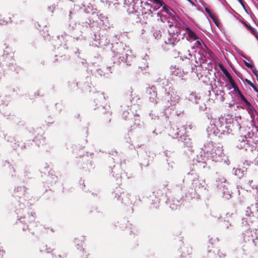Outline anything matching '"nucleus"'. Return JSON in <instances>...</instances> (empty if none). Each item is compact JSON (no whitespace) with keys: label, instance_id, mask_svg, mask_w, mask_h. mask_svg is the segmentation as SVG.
Returning <instances> with one entry per match:
<instances>
[{"label":"nucleus","instance_id":"f257e3e1","mask_svg":"<svg viewBox=\"0 0 258 258\" xmlns=\"http://www.w3.org/2000/svg\"><path fill=\"white\" fill-rule=\"evenodd\" d=\"M168 32V36L167 39H165L164 42L167 44L174 45L179 40V39L178 38V35L180 33L179 29L177 28L175 31L169 30Z\"/></svg>","mask_w":258,"mask_h":258},{"label":"nucleus","instance_id":"f03ea898","mask_svg":"<svg viewBox=\"0 0 258 258\" xmlns=\"http://www.w3.org/2000/svg\"><path fill=\"white\" fill-rule=\"evenodd\" d=\"M20 220L22 222L24 223V224H26L27 225V228L28 229H29L28 228L29 224H36V223L35 222L34 215L32 213H27L23 217H21Z\"/></svg>","mask_w":258,"mask_h":258},{"label":"nucleus","instance_id":"7ed1b4c3","mask_svg":"<svg viewBox=\"0 0 258 258\" xmlns=\"http://www.w3.org/2000/svg\"><path fill=\"white\" fill-rule=\"evenodd\" d=\"M146 93L147 97L151 102L157 103V93L154 87L147 88Z\"/></svg>","mask_w":258,"mask_h":258},{"label":"nucleus","instance_id":"20e7f679","mask_svg":"<svg viewBox=\"0 0 258 258\" xmlns=\"http://www.w3.org/2000/svg\"><path fill=\"white\" fill-rule=\"evenodd\" d=\"M203 53L204 56L210 60L214 61L216 59V56L215 54L205 44L204 48H203Z\"/></svg>","mask_w":258,"mask_h":258},{"label":"nucleus","instance_id":"39448f33","mask_svg":"<svg viewBox=\"0 0 258 258\" xmlns=\"http://www.w3.org/2000/svg\"><path fill=\"white\" fill-rule=\"evenodd\" d=\"M155 4H158L159 5V7L162 6V12H166L168 15L170 13V11H171L172 10L170 9L166 5H165L164 2L162 0H151Z\"/></svg>","mask_w":258,"mask_h":258},{"label":"nucleus","instance_id":"423d86ee","mask_svg":"<svg viewBox=\"0 0 258 258\" xmlns=\"http://www.w3.org/2000/svg\"><path fill=\"white\" fill-rule=\"evenodd\" d=\"M168 14V15L169 18H170L172 20V22H171L169 25V27L171 28V27L173 26L174 24L176 25L177 23L178 22L180 19L179 17L175 14L174 11L172 10Z\"/></svg>","mask_w":258,"mask_h":258},{"label":"nucleus","instance_id":"0eeeda50","mask_svg":"<svg viewBox=\"0 0 258 258\" xmlns=\"http://www.w3.org/2000/svg\"><path fill=\"white\" fill-rule=\"evenodd\" d=\"M246 107L245 109L247 111L248 113L250 114L251 118H253L255 117L256 113V110L253 106L249 102H247L245 103Z\"/></svg>","mask_w":258,"mask_h":258},{"label":"nucleus","instance_id":"6e6552de","mask_svg":"<svg viewBox=\"0 0 258 258\" xmlns=\"http://www.w3.org/2000/svg\"><path fill=\"white\" fill-rule=\"evenodd\" d=\"M241 22L258 40V33L255 31V30L250 25H248L245 21L241 20Z\"/></svg>","mask_w":258,"mask_h":258},{"label":"nucleus","instance_id":"1a4fd4ad","mask_svg":"<svg viewBox=\"0 0 258 258\" xmlns=\"http://www.w3.org/2000/svg\"><path fill=\"white\" fill-rule=\"evenodd\" d=\"M114 52L116 53V55H119L118 56L119 61L123 62L126 58V54L125 53V51L124 49H123L122 52H119L117 51H115L114 50Z\"/></svg>","mask_w":258,"mask_h":258},{"label":"nucleus","instance_id":"9d476101","mask_svg":"<svg viewBox=\"0 0 258 258\" xmlns=\"http://www.w3.org/2000/svg\"><path fill=\"white\" fill-rule=\"evenodd\" d=\"M185 30L186 32L190 39H192L194 40H197L198 39V37L195 34V33L193 31H192L189 27H186Z\"/></svg>","mask_w":258,"mask_h":258},{"label":"nucleus","instance_id":"9b49d317","mask_svg":"<svg viewBox=\"0 0 258 258\" xmlns=\"http://www.w3.org/2000/svg\"><path fill=\"white\" fill-rule=\"evenodd\" d=\"M205 10L206 12L209 15V16L212 19H213L214 18L215 14L213 11L209 7H206L205 8Z\"/></svg>","mask_w":258,"mask_h":258},{"label":"nucleus","instance_id":"f8f14e48","mask_svg":"<svg viewBox=\"0 0 258 258\" xmlns=\"http://www.w3.org/2000/svg\"><path fill=\"white\" fill-rule=\"evenodd\" d=\"M222 71L223 72V73L224 74V75H225V76L228 79L229 82H232V81L233 80L232 78L230 76V74L229 73V72L225 68H223L222 69Z\"/></svg>","mask_w":258,"mask_h":258},{"label":"nucleus","instance_id":"ddd939ff","mask_svg":"<svg viewBox=\"0 0 258 258\" xmlns=\"http://www.w3.org/2000/svg\"><path fill=\"white\" fill-rule=\"evenodd\" d=\"M245 81L247 83L248 85L250 86L255 92L258 93V89L250 80L245 79Z\"/></svg>","mask_w":258,"mask_h":258},{"label":"nucleus","instance_id":"4468645a","mask_svg":"<svg viewBox=\"0 0 258 258\" xmlns=\"http://www.w3.org/2000/svg\"><path fill=\"white\" fill-rule=\"evenodd\" d=\"M230 83L231 84L232 87H233V88L236 93H238V91H240L237 85L234 82V80L232 81V82H230Z\"/></svg>","mask_w":258,"mask_h":258},{"label":"nucleus","instance_id":"2eb2a0df","mask_svg":"<svg viewBox=\"0 0 258 258\" xmlns=\"http://www.w3.org/2000/svg\"><path fill=\"white\" fill-rule=\"evenodd\" d=\"M230 83L231 84L232 87H233V88L236 93H238V91H240L237 85L234 82V80L232 81V82H230Z\"/></svg>","mask_w":258,"mask_h":258},{"label":"nucleus","instance_id":"dca6fc26","mask_svg":"<svg viewBox=\"0 0 258 258\" xmlns=\"http://www.w3.org/2000/svg\"><path fill=\"white\" fill-rule=\"evenodd\" d=\"M230 83L231 84L232 87H233V88L236 93H238V91H240L237 85L234 82V80L232 81V82H230Z\"/></svg>","mask_w":258,"mask_h":258},{"label":"nucleus","instance_id":"f3484780","mask_svg":"<svg viewBox=\"0 0 258 258\" xmlns=\"http://www.w3.org/2000/svg\"><path fill=\"white\" fill-rule=\"evenodd\" d=\"M244 64L248 68L252 69L254 66L253 64L249 63L245 60L244 61Z\"/></svg>","mask_w":258,"mask_h":258},{"label":"nucleus","instance_id":"a211bd4d","mask_svg":"<svg viewBox=\"0 0 258 258\" xmlns=\"http://www.w3.org/2000/svg\"><path fill=\"white\" fill-rule=\"evenodd\" d=\"M196 47H201L202 49H203V48H204V46L202 45V42L200 40H198L196 42Z\"/></svg>","mask_w":258,"mask_h":258},{"label":"nucleus","instance_id":"6ab92c4d","mask_svg":"<svg viewBox=\"0 0 258 258\" xmlns=\"http://www.w3.org/2000/svg\"><path fill=\"white\" fill-rule=\"evenodd\" d=\"M252 71L253 73L255 75V76L256 77V79H258V71L256 70V68H253L252 69Z\"/></svg>","mask_w":258,"mask_h":258},{"label":"nucleus","instance_id":"aec40b11","mask_svg":"<svg viewBox=\"0 0 258 258\" xmlns=\"http://www.w3.org/2000/svg\"><path fill=\"white\" fill-rule=\"evenodd\" d=\"M252 71L253 73L255 75V76L256 77V79H258V71L256 70V68H253L252 69Z\"/></svg>","mask_w":258,"mask_h":258},{"label":"nucleus","instance_id":"412c9836","mask_svg":"<svg viewBox=\"0 0 258 258\" xmlns=\"http://www.w3.org/2000/svg\"><path fill=\"white\" fill-rule=\"evenodd\" d=\"M252 71L253 73L255 75V76L256 77V79H258V71L256 70V68H253L252 69Z\"/></svg>","mask_w":258,"mask_h":258},{"label":"nucleus","instance_id":"4be33fe9","mask_svg":"<svg viewBox=\"0 0 258 258\" xmlns=\"http://www.w3.org/2000/svg\"><path fill=\"white\" fill-rule=\"evenodd\" d=\"M212 20L214 22L215 24L217 26H218V25L219 24V21L218 20V18L215 15H214V18H213V19H212Z\"/></svg>","mask_w":258,"mask_h":258},{"label":"nucleus","instance_id":"5701e85b","mask_svg":"<svg viewBox=\"0 0 258 258\" xmlns=\"http://www.w3.org/2000/svg\"><path fill=\"white\" fill-rule=\"evenodd\" d=\"M240 98L241 99V100L245 103H246V102H248V101L247 100V99L245 98V97L243 96V95H241V96H240Z\"/></svg>","mask_w":258,"mask_h":258},{"label":"nucleus","instance_id":"b1692460","mask_svg":"<svg viewBox=\"0 0 258 258\" xmlns=\"http://www.w3.org/2000/svg\"><path fill=\"white\" fill-rule=\"evenodd\" d=\"M19 189H20V190L23 189L24 191H25L24 187H21V186H20V187H18L17 188V190H19Z\"/></svg>","mask_w":258,"mask_h":258},{"label":"nucleus","instance_id":"393cba45","mask_svg":"<svg viewBox=\"0 0 258 258\" xmlns=\"http://www.w3.org/2000/svg\"><path fill=\"white\" fill-rule=\"evenodd\" d=\"M140 99V98L139 96V95H137L136 96V101L139 100Z\"/></svg>","mask_w":258,"mask_h":258},{"label":"nucleus","instance_id":"a878e982","mask_svg":"<svg viewBox=\"0 0 258 258\" xmlns=\"http://www.w3.org/2000/svg\"><path fill=\"white\" fill-rule=\"evenodd\" d=\"M133 91H131V96H132V99L133 100L135 99V97H133Z\"/></svg>","mask_w":258,"mask_h":258},{"label":"nucleus","instance_id":"bb28decb","mask_svg":"<svg viewBox=\"0 0 258 258\" xmlns=\"http://www.w3.org/2000/svg\"><path fill=\"white\" fill-rule=\"evenodd\" d=\"M237 93H238V95L239 96V97L243 95L240 91H238V92Z\"/></svg>","mask_w":258,"mask_h":258},{"label":"nucleus","instance_id":"cd10ccee","mask_svg":"<svg viewBox=\"0 0 258 258\" xmlns=\"http://www.w3.org/2000/svg\"><path fill=\"white\" fill-rule=\"evenodd\" d=\"M238 1L243 6H244V4L243 3L242 0H238Z\"/></svg>","mask_w":258,"mask_h":258},{"label":"nucleus","instance_id":"c85d7f7f","mask_svg":"<svg viewBox=\"0 0 258 258\" xmlns=\"http://www.w3.org/2000/svg\"><path fill=\"white\" fill-rule=\"evenodd\" d=\"M100 95H101V97L102 98H104V97H103V96L102 95H101V94Z\"/></svg>","mask_w":258,"mask_h":258}]
</instances>
